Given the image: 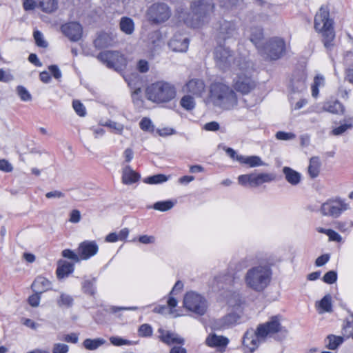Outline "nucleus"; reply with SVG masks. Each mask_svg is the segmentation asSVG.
<instances>
[{"instance_id": "f257e3e1", "label": "nucleus", "mask_w": 353, "mask_h": 353, "mask_svg": "<svg viewBox=\"0 0 353 353\" xmlns=\"http://www.w3.org/2000/svg\"><path fill=\"white\" fill-rule=\"evenodd\" d=\"M281 330L278 316L263 324H260L256 330L250 328L243 334L242 339V350L244 353H253L263 342L266 337L278 332Z\"/></svg>"}, {"instance_id": "f03ea898", "label": "nucleus", "mask_w": 353, "mask_h": 353, "mask_svg": "<svg viewBox=\"0 0 353 353\" xmlns=\"http://www.w3.org/2000/svg\"><path fill=\"white\" fill-rule=\"evenodd\" d=\"M214 9V3L212 0H194L190 3V12L179 8L176 15L179 21H183L188 26L199 28L208 21V17Z\"/></svg>"}, {"instance_id": "7ed1b4c3", "label": "nucleus", "mask_w": 353, "mask_h": 353, "mask_svg": "<svg viewBox=\"0 0 353 353\" xmlns=\"http://www.w3.org/2000/svg\"><path fill=\"white\" fill-rule=\"evenodd\" d=\"M205 103L207 105L230 110L237 106L238 99L235 92L229 85L222 82L214 81L208 88Z\"/></svg>"}, {"instance_id": "20e7f679", "label": "nucleus", "mask_w": 353, "mask_h": 353, "mask_svg": "<svg viewBox=\"0 0 353 353\" xmlns=\"http://www.w3.org/2000/svg\"><path fill=\"white\" fill-rule=\"evenodd\" d=\"M272 272L268 265L254 266L246 272L243 281L247 288L256 292H263L270 284Z\"/></svg>"}, {"instance_id": "39448f33", "label": "nucleus", "mask_w": 353, "mask_h": 353, "mask_svg": "<svg viewBox=\"0 0 353 353\" xmlns=\"http://www.w3.org/2000/svg\"><path fill=\"white\" fill-rule=\"evenodd\" d=\"M145 94L147 99L152 103H167L175 99L176 89L170 82L158 81L150 84L146 88Z\"/></svg>"}, {"instance_id": "423d86ee", "label": "nucleus", "mask_w": 353, "mask_h": 353, "mask_svg": "<svg viewBox=\"0 0 353 353\" xmlns=\"http://www.w3.org/2000/svg\"><path fill=\"white\" fill-rule=\"evenodd\" d=\"M314 28L321 32L323 41L326 48L333 46V41L335 38V32L333 28V21L330 18L329 9L322 6L314 17Z\"/></svg>"}, {"instance_id": "0eeeda50", "label": "nucleus", "mask_w": 353, "mask_h": 353, "mask_svg": "<svg viewBox=\"0 0 353 353\" xmlns=\"http://www.w3.org/2000/svg\"><path fill=\"white\" fill-rule=\"evenodd\" d=\"M236 77L234 79V89L242 94H248L255 87V83L251 78L253 71L252 63L243 59L242 63L238 64L233 70Z\"/></svg>"}, {"instance_id": "6e6552de", "label": "nucleus", "mask_w": 353, "mask_h": 353, "mask_svg": "<svg viewBox=\"0 0 353 353\" xmlns=\"http://www.w3.org/2000/svg\"><path fill=\"white\" fill-rule=\"evenodd\" d=\"M183 306L188 312L203 316L208 310V303L203 296L196 292L190 291L184 295Z\"/></svg>"}, {"instance_id": "1a4fd4ad", "label": "nucleus", "mask_w": 353, "mask_h": 353, "mask_svg": "<svg viewBox=\"0 0 353 353\" xmlns=\"http://www.w3.org/2000/svg\"><path fill=\"white\" fill-rule=\"evenodd\" d=\"M214 60L217 67L225 70L231 68L234 70L238 64L242 63L243 59H235L228 48L219 46L214 50Z\"/></svg>"}, {"instance_id": "9d476101", "label": "nucleus", "mask_w": 353, "mask_h": 353, "mask_svg": "<svg viewBox=\"0 0 353 353\" xmlns=\"http://www.w3.org/2000/svg\"><path fill=\"white\" fill-rule=\"evenodd\" d=\"M350 208V204L345 199L336 197L323 203L321 206L320 212L323 216L336 219Z\"/></svg>"}, {"instance_id": "9b49d317", "label": "nucleus", "mask_w": 353, "mask_h": 353, "mask_svg": "<svg viewBox=\"0 0 353 353\" xmlns=\"http://www.w3.org/2000/svg\"><path fill=\"white\" fill-rule=\"evenodd\" d=\"M276 180V174L272 172H259L239 176L238 182L245 187L256 188L263 183H269Z\"/></svg>"}, {"instance_id": "f8f14e48", "label": "nucleus", "mask_w": 353, "mask_h": 353, "mask_svg": "<svg viewBox=\"0 0 353 353\" xmlns=\"http://www.w3.org/2000/svg\"><path fill=\"white\" fill-rule=\"evenodd\" d=\"M100 61L108 68L121 70L127 65L126 59L117 51H105L98 55Z\"/></svg>"}, {"instance_id": "ddd939ff", "label": "nucleus", "mask_w": 353, "mask_h": 353, "mask_svg": "<svg viewBox=\"0 0 353 353\" xmlns=\"http://www.w3.org/2000/svg\"><path fill=\"white\" fill-rule=\"evenodd\" d=\"M147 16L152 22L162 23L168 21L171 17V10L164 3H156L149 7Z\"/></svg>"}, {"instance_id": "4468645a", "label": "nucleus", "mask_w": 353, "mask_h": 353, "mask_svg": "<svg viewBox=\"0 0 353 353\" xmlns=\"http://www.w3.org/2000/svg\"><path fill=\"white\" fill-rule=\"evenodd\" d=\"M260 51L270 59H278L282 56L285 51L284 41L279 38L271 39Z\"/></svg>"}, {"instance_id": "2eb2a0df", "label": "nucleus", "mask_w": 353, "mask_h": 353, "mask_svg": "<svg viewBox=\"0 0 353 353\" xmlns=\"http://www.w3.org/2000/svg\"><path fill=\"white\" fill-rule=\"evenodd\" d=\"M61 30L71 41H78L82 37L83 28L79 23L76 21L63 24L61 26Z\"/></svg>"}, {"instance_id": "dca6fc26", "label": "nucleus", "mask_w": 353, "mask_h": 353, "mask_svg": "<svg viewBox=\"0 0 353 353\" xmlns=\"http://www.w3.org/2000/svg\"><path fill=\"white\" fill-rule=\"evenodd\" d=\"M99 250V247L95 241H85L81 243L78 247V254L81 260H87L94 256Z\"/></svg>"}, {"instance_id": "f3484780", "label": "nucleus", "mask_w": 353, "mask_h": 353, "mask_svg": "<svg viewBox=\"0 0 353 353\" xmlns=\"http://www.w3.org/2000/svg\"><path fill=\"white\" fill-rule=\"evenodd\" d=\"M183 90L195 97H201L205 91V85L203 80L193 79L184 85Z\"/></svg>"}, {"instance_id": "a211bd4d", "label": "nucleus", "mask_w": 353, "mask_h": 353, "mask_svg": "<svg viewBox=\"0 0 353 353\" xmlns=\"http://www.w3.org/2000/svg\"><path fill=\"white\" fill-rule=\"evenodd\" d=\"M229 342L228 338L215 334H210L205 339V343L208 346L217 348L221 353L225 351Z\"/></svg>"}, {"instance_id": "6ab92c4d", "label": "nucleus", "mask_w": 353, "mask_h": 353, "mask_svg": "<svg viewBox=\"0 0 353 353\" xmlns=\"http://www.w3.org/2000/svg\"><path fill=\"white\" fill-rule=\"evenodd\" d=\"M240 315L236 312H230L223 317L216 320L213 326L216 330H225L234 325L239 320Z\"/></svg>"}, {"instance_id": "aec40b11", "label": "nucleus", "mask_w": 353, "mask_h": 353, "mask_svg": "<svg viewBox=\"0 0 353 353\" xmlns=\"http://www.w3.org/2000/svg\"><path fill=\"white\" fill-rule=\"evenodd\" d=\"M168 45L173 51L183 52L187 51L189 41L186 37L181 34H175L169 41Z\"/></svg>"}, {"instance_id": "412c9836", "label": "nucleus", "mask_w": 353, "mask_h": 353, "mask_svg": "<svg viewBox=\"0 0 353 353\" xmlns=\"http://www.w3.org/2000/svg\"><path fill=\"white\" fill-rule=\"evenodd\" d=\"M158 332L160 333V340L168 345L172 344L183 345L184 343V339L176 333L165 330L162 328L159 329Z\"/></svg>"}, {"instance_id": "4be33fe9", "label": "nucleus", "mask_w": 353, "mask_h": 353, "mask_svg": "<svg viewBox=\"0 0 353 353\" xmlns=\"http://www.w3.org/2000/svg\"><path fill=\"white\" fill-rule=\"evenodd\" d=\"M235 279V273L234 271L227 270L223 272L214 278V281L219 288H225L232 286Z\"/></svg>"}, {"instance_id": "5701e85b", "label": "nucleus", "mask_w": 353, "mask_h": 353, "mask_svg": "<svg viewBox=\"0 0 353 353\" xmlns=\"http://www.w3.org/2000/svg\"><path fill=\"white\" fill-rule=\"evenodd\" d=\"M237 36L236 26L230 21H223L219 28V37L223 40L235 38Z\"/></svg>"}, {"instance_id": "b1692460", "label": "nucleus", "mask_w": 353, "mask_h": 353, "mask_svg": "<svg viewBox=\"0 0 353 353\" xmlns=\"http://www.w3.org/2000/svg\"><path fill=\"white\" fill-rule=\"evenodd\" d=\"M141 176L130 166H125L122 171V182L125 185H131L137 182Z\"/></svg>"}, {"instance_id": "393cba45", "label": "nucleus", "mask_w": 353, "mask_h": 353, "mask_svg": "<svg viewBox=\"0 0 353 353\" xmlns=\"http://www.w3.org/2000/svg\"><path fill=\"white\" fill-rule=\"evenodd\" d=\"M283 173L285 180L292 185H298L301 180V174L290 167L283 168Z\"/></svg>"}, {"instance_id": "a878e982", "label": "nucleus", "mask_w": 353, "mask_h": 353, "mask_svg": "<svg viewBox=\"0 0 353 353\" xmlns=\"http://www.w3.org/2000/svg\"><path fill=\"white\" fill-rule=\"evenodd\" d=\"M236 161L241 163L248 165L250 168L265 165V163L258 156H236Z\"/></svg>"}, {"instance_id": "bb28decb", "label": "nucleus", "mask_w": 353, "mask_h": 353, "mask_svg": "<svg viewBox=\"0 0 353 353\" xmlns=\"http://www.w3.org/2000/svg\"><path fill=\"white\" fill-rule=\"evenodd\" d=\"M32 288L35 292L41 294L51 288V283L45 277L38 276L32 284Z\"/></svg>"}, {"instance_id": "cd10ccee", "label": "nucleus", "mask_w": 353, "mask_h": 353, "mask_svg": "<svg viewBox=\"0 0 353 353\" xmlns=\"http://www.w3.org/2000/svg\"><path fill=\"white\" fill-rule=\"evenodd\" d=\"M38 8L46 13H52L58 8L57 0H37Z\"/></svg>"}, {"instance_id": "c85d7f7f", "label": "nucleus", "mask_w": 353, "mask_h": 353, "mask_svg": "<svg viewBox=\"0 0 353 353\" xmlns=\"http://www.w3.org/2000/svg\"><path fill=\"white\" fill-rule=\"evenodd\" d=\"M121 30L125 34L130 35L134 30V23L133 20L128 17H123L119 22Z\"/></svg>"}, {"instance_id": "c756f323", "label": "nucleus", "mask_w": 353, "mask_h": 353, "mask_svg": "<svg viewBox=\"0 0 353 353\" xmlns=\"http://www.w3.org/2000/svg\"><path fill=\"white\" fill-rule=\"evenodd\" d=\"M74 270V266L72 263L67 261H60L57 270L58 278L62 279L67 276Z\"/></svg>"}, {"instance_id": "7c9ffc66", "label": "nucleus", "mask_w": 353, "mask_h": 353, "mask_svg": "<svg viewBox=\"0 0 353 353\" xmlns=\"http://www.w3.org/2000/svg\"><path fill=\"white\" fill-rule=\"evenodd\" d=\"M105 343L106 341L102 338H97L93 339H86L83 341V345L86 350L93 351L98 349Z\"/></svg>"}, {"instance_id": "2f4dec72", "label": "nucleus", "mask_w": 353, "mask_h": 353, "mask_svg": "<svg viewBox=\"0 0 353 353\" xmlns=\"http://www.w3.org/2000/svg\"><path fill=\"white\" fill-rule=\"evenodd\" d=\"M321 168V161L319 157H314L310 159L308 173L312 178L318 176Z\"/></svg>"}, {"instance_id": "473e14b6", "label": "nucleus", "mask_w": 353, "mask_h": 353, "mask_svg": "<svg viewBox=\"0 0 353 353\" xmlns=\"http://www.w3.org/2000/svg\"><path fill=\"white\" fill-rule=\"evenodd\" d=\"M343 342V338L342 336L329 335L326 339V347L330 349L334 350Z\"/></svg>"}, {"instance_id": "72a5a7b5", "label": "nucleus", "mask_w": 353, "mask_h": 353, "mask_svg": "<svg viewBox=\"0 0 353 353\" xmlns=\"http://www.w3.org/2000/svg\"><path fill=\"white\" fill-rule=\"evenodd\" d=\"M325 85V79L322 75L318 74L314 77V83L311 85L312 95L316 98L319 94V88Z\"/></svg>"}, {"instance_id": "f704fd0d", "label": "nucleus", "mask_w": 353, "mask_h": 353, "mask_svg": "<svg viewBox=\"0 0 353 353\" xmlns=\"http://www.w3.org/2000/svg\"><path fill=\"white\" fill-rule=\"evenodd\" d=\"M97 48H105L112 43L111 37L106 33L99 34L94 41Z\"/></svg>"}, {"instance_id": "c9c22d12", "label": "nucleus", "mask_w": 353, "mask_h": 353, "mask_svg": "<svg viewBox=\"0 0 353 353\" xmlns=\"http://www.w3.org/2000/svg\"><path fill=\"white\" fill-rule=\"evenodd\" d=\"M352 127L353 117L349 118L348 119L345 120L344 123H342L340 126L334 128L332 132L334 135L338 136L344 133L347 130L351 129Z\"/></svg>"}, {"instance_id": "e433bc0d", "label": "nucleus", "mask_w": 353, "mask_h": 353, "mask_svg": "<svg viewBox=\"0 0 353 353\" xmlns=\"http://www.w3.org/2000/svg\"><path fill=\"white\" fill-rule=\"evenodd\" d=\"M169 176L163 174H159L151 176L146 177L143 179V182L148 184H159L167 181Z\"/></svg>"}, {"instance_id": "4c0bfd02", "label": "nucleus", "mask_w": 353, "mask_h": 353, "mask_svg": "<svg viewBox=\"0 0 353 353\" xmlns=\"http://www.w3.org/2000/svg\"><path fill=\"white\" fill-rule=\"evenodd\" d=\"M306 89L305 78L294 79L292 81V90L294 92H301Z\"/></svg>"}, {"instance_id": "58836bf2", "label": "nucleus", "mask_w": 353, "mask_h": 353, "mask_svg": "<svg viewBox=\"0 0 353 353\" xmlns=\"http://www.w3.org/2000/svg\"><path fill=\"white\" fill-rule=\"evenodd\" d=\"M180 104L186 110L194 109L196 105L194 98L190 95L183 96L181 99Z\"/></svg>"}, {"instance_id": "ea45409f", "label": "nucleus", "mask_w": 353, "mask_h": 353, "mask_svg": "<svg viewBox=\"0 0 353 353\" xmlns=\"http://www.w3.org/2000/svg\"><path fill=\"white\" fill-rule=\"evenodd\" d=\"M73 303V299L71 296L62 293L57 300V304L61 307H69L72 306Z\"/></svg>"}, {"instance_id": "a19ab883", "label": "nucleus", "mask_w": 353, "mask_h": 353, "mask_svg": "<svg viewBox=\"0 0 353 353\" xmlns=\"http://www.w3.org/2000/svg\"><path fill=\"white\" fill-rule=\"evenodd\" d=\"M17 92L21 101H30L32 100V95L25 87L22 85L17 86Z\"/></svg>"}, {"instance_id": "79ce46f5", "label": "nucleus", "mask_w": 353, "mask_h": 353, "mask_svg": "<svg viewBox=\"0 0 353 353\" xmlns=\"http://www.w3.org/2000/svg\"><path fill=\"white\" fill-rule=\"evenodd\" d=\"M94 283V279L85 280L82 284L83 292L89 294H94L95 292Z\"/></svg>"}, {"instance_id": "37998d69", "label": "nucleus", "mask_w": 353, "mask_h": 353, "mask_svg": "<svg viewBox=\"0 0 353 353\" xmlns=\"http://www.w3.org/2000/svg\"><path fill=\"white\" fill-rule=\"evenodd\" d=\"M331 296L325 295L319 302V305L323 312H330L332 309Z\"/></svg>"}, {"instance_id": "c03bdc74", "label": "nucleus", "mask_w": 353, "mask_h": 353, "mask_svg": "<svg viewBox=\"0 0 353 353\" xmlns=\"http://www.w3.org/2000/svg\"><path fill=\"white\" fill-rule=\"evenodd\" d=\"M174 203L171 201H159L154 203V208L159 211H167L172 208Z\"/></svg>"}, {"instance_id": "a18cd8bd", "label": "nucleus", "mask_w": 353, "mask_h": 353, "mask_svg": "<svg viewBox=\"0 0 353 353\" xmlns=\"http://www.w3.org/2000/svg\"><path fill=\"white\" fill-rule=\"evenodd\" d=\"M152 332L153 330L152 327L147 323L141 325L138 330L139 336L141 337L150 336H152Z\"/></svg>"}, {"instance_id": "49530a36", "label": "nucleus", "mask_w": 353, "mask_h": 353, "mask_svg": "<svg viewBox=\"0 0 353 353\" xmlns=\"http://www.w3.org/2000/svg\"><path fill=\"white\" fill-rule=\"evenodd\" d=\"M110 343L115 346H122V345H132L134 343L131 341L122 339L119 336H111L110 338Z\"/></svg>"}, {"instance_id": "de8ad7c7", "label": "nucleus", "mask_w": 353, "mask_h": 353, "mask_svg": "<svg viewBox=\"0 0 353 353\" xmlns=\"http://www.w3.org/2000/svg\"><path fill=\"white\" fill-rule=\"evenodd\" d=\"M62 256L65 258L72 260L73 261H74L76 263L79 262L81 261V258H80V256L78 254V252L76 253L74 251L69 250V249H65V250H63Z\"/></svg>"}, {"instance_id": "09e8293b", "label": "nucleus", "mask_w": 353, "mask_h": 353, "mask_svg": "<svg viewBox=\"0 0 353 353\" xmlns=\"http://www.w3.org/2000/svg\"><path fill=\"white\" fill-rule=\"evenodd\" d=\"M140 128L143 131L147 132H153L154 131V125L152 121L148 118H143L141 119L139 123Z\"/></svg>"}, {"instance_id": "8fccbe9b", "label": "nucleus", "mask_w": 353, "mask_h": 353, "mask_svg": "<svg viewBox=\"0 0 353 353\" xmlns=\"http://www.w3.org/2000/svg\"><path fill=\"white\" fill-rule=\"evenodd\" d=\"M34 38L36 44L39 47L46 48L48 46V43L45 41L43 34L40 31L36 30L34 32Z\"/></svg>"}, {"instance_id": "3c124183", "label": "nucleus", "mask_w": 353, "mask_h": 353, "mask_svg": "<svg viewBox=\"0 0 353 353\" xmlns=\"http://www.w3.org/2000/svg\"><path fill=\"white\" fill-rule=\"evenodd\" d=\"M72 107L76 113L80 117H84L85 115V108L79 101H73Z\"/></svg>"}, {"instance_id": "603ef678", "label": "nucleus", "mask_w": 353, "mask_h": 353, "mask_svg": "<svg viewBox=\"0 0 353 353\" xmlns=\"http://www.w3.org/2000/svg\"><path fill=\"white\" fill-rule=\"evenodd\" d=\"M68 351L69 346L61 343H54L52 349V353H68Z\"/></svg>"}, {"instance_id": "864d4df0", "label": "nucleus", "mask_w": 353, "mask_h": 353, "mask_svg": "<svg viewBox=\"0 0 353 353\" xmlns=\"http://www.w3.org/2000/svg\"><path fill=\"white\" fill-rule=\"evenodd\" d=\"M227 303L229 307L238 310L241 305V301L239 294H233L230 298L228 299Z\"/></svg>"}, {"instance_id": "5fc2aeb1", "label": "nucleus", "mask_w": 353, "mask_h": 353, "mask_svg": "<svg viewBox=\"0 0 353 353\" xmlns=\"http://www.w3.org/2000/svg\"><path fill=\"white\" fill-rule=\"evenodd\" d=\"M275 137L278 140L288 141L294 139L296 137V135L292 132L279 131L276 133Z\"/></svg>"}, {"instance_id": "6e6d98bb", "label": "nucleus", "mask_w": 353, "mask_h": 353, "mask_svg": "<svg viewBox=\"0 0 353 353\" xmlns=\"http://www.w3.org/2000/svg\"><path fill=\"white\" fill-rule=\"evenodd\" d=\"M137 69L141 73H145L150 69V64L145 59H140L137 63Z\"/></svg>"}, {"instance_id": "4d7b16f0", "label": "nucleus", "mask_w": 353, "mask_h": 353, "mask_svg": "<svg viewBox=\"0 0 353 353\" xmlns=\"http://www.w3.org/2000/svg\"><path fill=\"white\" fill-rule=\"evenodd\" d=\"M263 38V32L261 29L258 28L255 30V32H252L250 36V40L254 43L258 48H259V43L261 39Z\"/></svg>"}, {"instance_id": "13d9d810", "label": "nucleus", "mask_w": 353, "mask_h": 353, "mask_svg": "<svg viewBox=\"0 0 353 353\" xmlns=\"http://www.w3.org/2000/svg\"><path fill=\"white\" fill-rule=\"evenodd\" d=\"M336 272L334 271H329L324 275L323 281L328 284H332L336 281Z\"/></svg>"}, {"instance_id": "bf43d9fd", "label": "nucleus", "mask_w": 353, "mask_h": 353, "mask_svg": "<svg viewBox=\"0 0 353 353\" xmlns=\"http://www.w3.org/2000/svg\"><path fill=\"white\" fill-rule=\"evenodd\" d=\"M344 334L347 337L351 336L353 334V316L351 321H347L343 327Z\"/></svg>"}, {"instance_id": "052dcab7", "label": "nucleus", "mask_w": 353, "mask_h": 353, "mask_svg": "<svg viewBox=\"0 0 353 353\" xmlns=\"http://www.w3.org/2000/svg\"><path fill=\"white\" fill-rule=\"evenodd\" d=\"M13 167L10 163H9L6 159H1L0 160V170L6 172H10L12 170Z\"/></svg>"}, {"instance_id": "680f3d73", "label": "nucleus", "mask_w": 353, "mask_h": 353, "mask_svg": "<svg viewBox=\"0 0 353 353\" xmlns=\"http://www.w3.org/2000/svg\"><path fill=\"white\" fill-rule=\"evenodd\" d=\"M157 132L161 137H166L175 134V130L173 128L165 127L157 129Z\"/></svg>"}, {"instance_id": "e2e57ef3", "label": "nucleus", "mask_w": 353, "mask_h": 353, "mask_svg": "<svg viewBox=\"0 0 353 353\" xmlns=\"http://www.w3.org/2000/svg\"><path fill=\"white\" fill-rule=\"evenodd\" d=\"M155 240L154 236L142 235L139 237V241L143 244H152L155 243Z\"/></svg>"}, {"instance_id": "0e129e2a", "label": "nucleus", "mask_w": 353, "mask_h": 353, "mask_svg": "<svg viewBox=\"0 0 353 353\" xmlns=\"http://www.w3.org/2000/svg\"><path fill=\"white\" fill-rule=\"evenodd\" d=\"M41 293L36 292L35 294L30 296L28 299V302L30 305L33 307H37L39 305L40 303V294Z\"/></svg>"}, {"instance_id": "69168bd1", "label": "nucleus", "mask_w": 353, "mask_h": 353, "mask_svg": "<svg viewBox=\"0 0 353 353\" xmlns=\"http://www.w3.org/2000/svg\"><path fill=\"white\" fill-rule=\"evenodd\" d=\"M65 194L59 190H53L46 194V197L48 199H61L63 198Z\"/></svg>"}, {"instance_id": "338daca9", "label": "nucleus", "mask_w": 353, "mask_h": 353, "mask_svg": "<svg viewBox=\"0 0 353 353\" xmlns=\"http://www.w3.org/2000/svg\"><path fill=\"white\" fill-rule=\"evenodd\" d=\"M327 236L330 241L341 242L342 241L341 236L333 230L330 229L327 232Z\"/></svg>"}, {"instance_id": "774afa93", "label": "nucleus", "mask_w": 353, "mask_h": 353, "mask_svg": "<svg viewBox=\"0 0 353 353\" xmlns=\"http://www.w3.org/2000/svg\"><path fill=\"white\" fill-rule=\"evenodd\" d=\"M38 7L37 0H24L23 8L26 10H32Z\"/></svg>"}]
</instances>
